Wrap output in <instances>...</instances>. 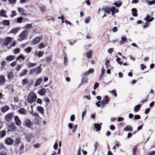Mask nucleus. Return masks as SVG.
<instances>
[{"label": "nucleus", "mask_w": 155, "mask_h": 155, "mask_svg": "<svg viewBox=\"0 0 155 155\" xmlns=\"http://www.w3.org/2000/svg\"><path fill=\"white\" fill-rule=\"evenodd\" d=\"M132 13L133 15L134 16H137V10L135 8H133L132 9Z\"/></svg>", "instance_id": "nucleus-39"}, {"label": "nucleus", "mask_w": 155, "mask_h": 155, "mask_svg": "<svg viewBox=\"0 0 155 155\" xmlns=\"http://www.w3.org/2000/svg\"><path fill=\"white\" fill-rule=\"evenodd\" d=\"M24 147V145L22 144L20 146V149L16 152V153L20 155L21 154L23 153Z\"/></svg>", "instance_id": "nucleus-22"}, {"label": "nucleus", "mask_w": 155, "mask_h": 155, "mask_svg": "<svg viewBox=\"0 0 155 155\" xmlns=\"http://www.w3.org/2000/svg\"><path fill=\"white\" fill-rule=\"evenodd\" d=\"M90 17H87L85 19V22L86 24H88L89 23L90 21Z\"/></svg>", "instance_id": "nucleus-57"}, {"label": "nucleus", "mask_w": 155, "mask_h": 155, "mask_svg": "<svg viewBox=\"0 0 155 155\" xmlns=\"http://www.w3.org/2000/svg\"><path fill=\"white\" fill-rule=\"evenodd\" d=\"M98 86V83L97 82L96 83L94 86V89L95 90Z\"/></svg>", "instance_id": "nucleus-62"}, {"label": "nucleus", "mask_w": 155, "mask_h": 155, "mask_svg": "<svg viewBox=\"0 0 155 155\" xmlns=\"http://www.w3.org/2000/svg\"><path fill=\"white\" fill-rule=\"evenodd\" d=\"M25 58L22 55H20L17 58V60L20 61V60H24Z\"/></svg>", "instance_id": "nucleus-49"}, {"label": "nucleus", "mask_w": 155, "mask_h": 155, "mask_svg": "<svg viewBox=\"0 0 155 155\" xmlns=\"http://www.w3.org/2000/svg\"><path fill=\"white\" fill-rule=\"evenodd\" d=\"M20 29L19 27H17L12 29L9 32L10 33L16 34Z\"/></svg>", "instance_id": "nucleus-21"}, {"label": "nucleus", "mask_w": 155, "mask_h": 155, "mask_svg": "<svg viewBox=\"0 0 155 155\" xmlns=\"http://www.w3.org/2000/svg\"><path fill=\"white\" fill-rule=\"evenodd\" d=\"M46 89L44 88H42L39 90L38 93L41 96H43L46 94Z\"/></svg>", "instance_id": "nucleus-15"}, {"label": "nucleus", "mask_w": 155, "mask_h": 155, "mask_svg": "<svg viewBox=\"0 0 155 155\" xmlns=\"http://www.w3.org/2000/svg\"><path fill=\"white\" fill-rule=\"evenodd\" d=\"M22 84L23 85H27L28 86L30 85L31 84L28 81V80L25 79L22 80Z\"/></svg>", "instance_id": "nucleus-25"}, {"label": "nucleus", "mask_w": 155, "mask_h": 155, "mask_svg": "<svg viewBox=\"0 0 155 155\" xmlns=\"http://www.w3.org/2000/svg\"><path fill=\"white\" fill-rule=\"evenodd\" d=\"M42 38V37L41 36L36 37L32 40V44L33 45L36 44L40 41Z\"/></svg>", "instance_id": "nucleus-7"}, {"label": "nucleus", "mask_w": 155, "mask_h": 155, "mask_svg": "<svg viewBox=\"0 0 155 155\" xmlns=\"http://www.w3.org/2000/svg\"><path fill=\"white\" fill-rule=\"evenodd\" d=\"M20 139L19 138H17L16 139L15 141V143L16 144H18L20 142Z\"/></svg>", "instance_id": "nucleus-60"}, {"label": "nucleus", "mask_w": 155, "mask_h": 155, "mask_svg": "<svg viewBox=\"0 0 155 155\" xmlns=\"http://www.w3.org/2000/svg\"><path fill=\"white\" fill-rule=\"evenodd\" d=\"M25 125L28 127L31 128V122L30 120L26 119L25 120Z\"/></svg>", "instance_id": "nucleus-16"}, {"label": "nucleus", "mask_w": 155, "mask_h": 155, "mask_svg": "<svg viewBox=\"0 0 155 155\" xmlns=\"http://www.w3.org/2000/svg\"><path fill=\"white\" fill-rule=\"evenodd\" d=\"M92 51L91 50H90L87 52L86 53V56L89 58H91L92 57Z\"/></svg>", "instance_id": "nucleus-36"}, {"label": "nucleus", "mask_w": 155, "mask_h": 155, "mask_svg": "<svg viewBox=\"0 0 155 155\" xmlns=\"http://www.w3.org/2000/svg\"><path fill=\"white\" fill-rule=\"evenodd\" d=\"M43 100L46 103H48L50 102V100L47 97H44L43 98Z\"/></svg>", "instance_id": "nucleus-55"}, {"label": "nucleus", "mask_w": 155, "mask_h": 155, "mask_svg": "<svg viewBox=\"0 0 155 155\" xmlns=\"http://www.w3.org/2000/svg\"><path fill=\"white\" fill-rule=\"evenodd\" d=\"M15 58V57L14 56L10 55L6 58V60L8 61H11L14 60Z\"/></svg>", "instance_id": "nucleus-28"}, {"label": "nucleus", "mask_w": 155, "mask_h": 155, "mask_svg": "<svg viewBox=\"0 0 155 155\" xmlns=\"http://www.w3.org/2000/svg\"><path fill=\"white\" fill-rule=\"evenodd\" d=\"M143 2L146 3L149 5H151L155 3V0L151 1H149V0H144Z\"/></svg>", "instance_id": "nucleus-23"}, {"label": "nucleus", "mask_w": 155, "mask_h": 155, "mask_svg": "<svg viewBox=\"0 0 155 155\" xmlns=\"http://www.w3.org/2000/svg\"><path fill=\"white\" fill-rule=\"evenodd\" d=\"M104 12H106L108 14H110V8L108 7L103 8L102 9Z\"/></svg>", "instance_id": "nucleus-30"}, {"label": "nucleus", "mask_w": 155, "mask_h": 155, "mask_svg": "<svg viewBox=\"0 0 155 155\" xmlns=\"http://www.w3.org/2000/svg\"><path fill=\"white\" fill-rule=\"evenodd\" d=\"M75 119V116L74 115H72L70 117V120L71 121H73Z\"/></svg>", "instance_id": "nucleus-59"}, {"label": "nucleus", "mask_w": 155, "mask_h": 155, "mask_svg": "<svg viewBox=\"0 0 155 155\" xmlns=\"http://www.w3.org/2000/svg\"><path fill=\"white\" fill-rule=\"evenodd\" d=\"M12 38L10 37H7L3 43V45L6 46H7L12 40Z\"/></svg>", "instance_id": "nucleus-6"}, {"label": "nucleus", "mask_w": 155, "mask_h": 155, "mask_svg": "<svg viewBox=\"0 0 155 155\" xmlns=\"http://www.w3.org/2000/svg\"><path fill=\"white\" fill-rule=\"evenodd\" d=\"M124 131H131L132 130V128L130 126H127L124 128Z\"/></svg>", "instance_id": "nucleus-42"}, {"label": "nucleus", "mask_w": 155, "mask_h": 155, "mask_svg": "<svg viewBox=\"0 0 155 155\" xmlns=\"http://www.w3.org/2000/svg\"><path fill=\"white\" fill-rule=\"evenodd\" d=\"M27 72V70L26 69H25L20 73L19 74V76L21 77L24 76L26 74Z\"/></svg>", "instance_id": "nucleus-31"}, {"label": "nucleus", "mask_w": 155, "mask_h": 155, "mask_svg": "<svg viewBox=\"0 0 155 155\" xmlns=\"http://www.w3.org/2000/svg\"><path fill=\"white\" fill-rule=\"evenodd\" d=\"M58 143H55L53 147L54 150H56L58 148Z\"/></svg>", "instance_id": "nucleus-63"}, {"label": "nucleus", "mask_w": 155, "mask_h": 155, "mask_svg": "<svg viewBox=\"0 0 155 155\" xmlns=\"http://www.w3.org/2000/svg\"><path fill=\"white\" fill-rule=\"evenodd\" d=\"M5 142L7 145H11L13 143V140L11 138H8L5 139Z\"/></svg>", "instance_id": "nucleus-12"}, {"label": "nucleus", "mask_w": 155, "mask_h": 155, "mask_svg": "<svg viewBox=\"0 0 155 155\" xmlns=\"http://www.w3.org/2000/svg\"><path fill=\"white\" fill-rule=\"evenodd\" d=\"M17 15V14L15 11H13L12 12V14L11 16L12 17H14Z\"/></svg>", "instance_id": "nucleus-56"}, {"label": "nucleus", "mask_w": 155, "mask_h": 155, "mask_svg": "<svg viewBox=\"0 0 155 155\" xmlns=\"http://www.w3.org/2000/svg\"><path fill=\"white\" fill-rule=\"evenodd\" d=\"M19 113L22 114H26L27 113L26 110L24 108H20L18 110Z\"/></svg>", "instance_id": "nucleus-26"}, {"label": "nucleus", "mask_w": 155, "mask_h": 155, "mask_svg": "<svg viewBox=\"0 0 155 155\" xmlns=\"http://www.w3.org/2000/svg\"><path fill=\"white\" fill-rule=\"evenodd\" d=\"M94 126L97 131H99L101 130V127L100 124H95Z\"/></svg>", "instance_id": "nucleus-32"}, {"label": "nucleus", "mask_w": 155, "mask_h": 155, "mask_svg": "<svg viewBox=\"0 0 155 155\" xmlns=\"http://www.w3.org/2000/svg\"><path fill=\"white\" fill-rule=\"evenodd\" d=\"M104 98L105 99L101 101H99L98 102L96 103V105L98 107H101V105L99 104V103H101V107L102 108H104V107L105 105L108 103L109 100V98H108V96L106 95L105 96Z\"/></svg>", "instance_id": "nucleus-2"}, {"label": "nucleus", "mask_w": 155, "mask_h": 155, "mask_svg": "<svg viewBox=\"0 0 155 155\" xmlns=\"http://www.w3.org/2000/svg\"><path fill=\"white\" fill-rule=\"evenodd\" d=\"M68 62V59L67 57V56L65 55L64 57V64L65 65H66Z\"/></svg>", "instance_id": "nucleus-52"}, {"label": "nucleus", "mask_w": 155, "mask_h": 155, "mask_svg": "<svg viewBox=\"0 0 155 155\" xmlns=\"http://www.w3.org/2000/svg\"><path fill=\"white\" fill-rule=\"evenodd\" d=\"M21 65H18L17 66L16 68V70L17 71H18L21 68Z\"/></svg>", "instance_id": "nucleus-61"}, {"label": "nucleus", "mask_w": 155, "mask_h": 155, "mask_svg": "<svg viewBox=\"0 0 155 155\" xmlns=\"http://www.w3.org/2000/svg\"><path fill=\"white\" fill-rule=\"evenodd\" d=\"M23 20V18L21 17H20L17 18V21L18 23H20Z\"/></svg>", "instance_id": "nucleus-48"}, {"label": "nucleus", "mask_w": 155, "mask_h": 155, "mask_svg": "<svg viewBox=\"0 0 155 155\" xmlns=\"http://www.w3.org/2000/svg\"><path fill=\"white\" fill-rule=\"evenodd\" d=\"M98 145V143L97 142H95L94 143V150L95 151H96L97 150Z\"/></svg>", "instance_id": "nucleus-47"}, {"label": "nucleus", "mask_w": 155, "mask_h": 155, "mask_svg": "<svg viewBox=\"0 0 155 155\" xmlns=\"http://www.w3.org/2000/svg\"><path fill=\"white\" fill-rule=\"evenodd\" d=\"M94 71V69L91 68L87 71L86 72L83 74V75L84 76H85L88 74H90L93 73Z\"/></svg>", "instance_id": "nucleus-35"}, {"label": "nucleus", "mask_w": 155, "mask_h": 155, "mask_svg": "<svg viewBox=\"0 0 155 155\" xmlns=\"http://www.w3.org/2000/svg\"><path fill=\"white\" fill-rule=\"evenodd\" d=\"M73 124L72 123H70L68 124V127L70 129H72V131L73 133H74L76 131L77 128V125H75L73 126Z\"/></svg>", "instance_id": "nucleus-5"}, {"label": "nucleus", "mask_w": 155, "mask_h": 155, "mask_svg": "<svg viewBox=\"0 0 155 155\" xmlns=\"http://www.w3.org/2000/svg\"><path fill=\"white\" fill-rule=\"evenodd\" d=\"M37 98V95L34 93L31 92L28 96L27 101L29 103L32 104L36 101Z\"/></svg>", "instance_id": "nucleus-1"}, {"label": "nucleus", "mask_w": 155, "mask_h": 155, "mask_svg": "<svg viewBox=\"0 0 155 155\" xmlns=\"http://www.w3.org/2000/svg\"><path fill=\"white\" fill-rule=\"evenodd\" d=\"M28 34V31L27 30L23 31L20 34L18 37V40L21 41L25 39L26 36Z\"/></svg>", "instance_id": "nucleus-4"}, {"label": "nucleus", "mask_w": 155, "mask_h": 155, "mask_svg": "<svg viewBox=\"0 0 155 155\" xmlns=\"http://www.w3.org/2000/svg\"><path fill=\"white\" fill-rule=\"evenodd\" d=\"M110 9V12H111L112 15H114L115 13H117L118 12V9H116L114 7H112Z\"/></svg>", "instance_id": "nucleus-24"}, {"label": "nucleus", "mask_w": 155, "mask_h": 155, "mask_svg": "<svg viewBox=\"0 0 155 155\" xmlns=\"http://www.w3.org/2000/svg\"><path fill=\"white\" fill-rule=\"evenodd\" d=\"M121 40H120L119 43L120 44H123L125 42H127V40L126 37L124 36H122L121 37Z\"/></svg>", "instance_id": "nucleus-19"}, {"label": "nucleus", "mask_w": 155, "mask_h": 155, "mask_svg": "<svg viewBox=\"0 0 155 155\" xmlns=\"http://www.w3.org/2000/svg\"><path fill=\"white\" fill-rule=\"evenodd\" d=\"M141 107V105L139 104L136 106L134 108V111L135 112H138L139 110Z\"/></svg>", "instance_id": "nucleus-41"}, {"label": "nucleus", "mask_w": 155, "mask_h": 155, "mask_svg": "<svg viewBox=\"0 0 155 155\" xmlns=\"http://www.w3.org/2000/svg\"><path fill=\"white\" fill-rule=\"evenodd\" d=\"M154 19V18L151 17L150 15H147L146 18H144V19L145 20L146 22L149 23L150 22L152 21Z\"/></svg>", "instance_id": "nucleus-11"}, {"label": "nucleus", "mask_w": 155, "mask_h": 155, "mask_svg": "<svg viewBox=\"0 0 155 155\" xmlns=\"http://www.w3.org/2000/svg\"><path fill=\"white\" fill-rule=\"evenodd\" d=\"M7 11L3 9H2L0 11V16L7 18V16L6 15Z\"/></svg>", "instance_id": "nucleus-14"}, {"label": "nucleus", "mask_w": 155, "mask_h": 155, "mask_svg": "<svg viewBox=\"0 0 155 155\" xmlns=\"http://www.w3.org/2000/svg\"><path fill=\"white\" fill-rule=\"evenodd\" d=\"M114 49L112 48H111L108 50V52L109 54H111L114 51Z\"/></svg>", "instance_id": "nucleus-58"}, {"label": "nucleus", "mask_w": 155, "mask_h": 155, "mask_svg": "<svg viewBox=\"0 0 155 155\" xmlns=\"http://www.w3.org/2000/svg\"><path fill=\"white\" fill-rule=\"evenodd\" d=\"M42 81V79L41 78H39L37 79L35 82V83L34 84V86L35 87H37V86L40 85L41 82Z\"/></svg>", "instance_id": "nucleus-17"}, {"label": "nucleus", "mask_w": 155, "mask_h": 155, "mask_svg": "<svg viewBox=\"0 0 155 155\" xmlns=\"http://www.w3.org/2000/svg\"><path fill=\"white\" fill-rule=\"evenodd\" d=\"M7 129L8 132L11 131H13L15 129V127L14 124H11L8 125Z\"/></svg>", "instance_id": "nucleus-13"}, {"label": "nucleus", "mask_w": 155, "mask_h": 155, "mask_svg": "<svg viewBox=\"0 0 155 155\" xmlns=\"http://www.w3.org/2000/svg\"><path fill=\"white\" fill-rule=\"evenodd\" d=\"M20 49L19 48H16L14 50V53L15 54H18L19 53Z\"/></svg>", "instance_id": "nucleus-53"}, {"label": "nucleus", "mask_w": 155, "mask_h": 155, "mask_svg": "<svg viewBox=\"0 0 155 155\" xmlns=\"http://www.w3.org/2000/svg\"><path fill=\"white\" fill-rule=\"evenodd\" d=\"M45 47V45L43 43H41L38 46V48L40 49H41Z\"/></svg>", "instance_id": "nucleus-50"}, {"label": "nucleus", "mask_w": 155, "mask_h": 155, "mask_svg": "<svg viewBox=\"0 0 155 155\" xmlns=\"http://www.w3.org/2000/svg\"><path fill=\"white\" fill-rule=\"evenodd\" d=\"M26 65L29 68H31L35 66L36 65V64L35 63L28 62L26 64Z\"/></svg>", "instance_id": "nucleus-33"}, {"label": "nucleus", "mask_w": 155, "mask_h": 155, "mask_svg": "<svg viewBox=\"0 0 155 155\" xmlns=\"http://www.w3.org/2000/svg\"><path fill=\"white\" fill-rule=\"evenodd\" d=\"M31 48L30 47H28L26 48L25 50V51L27 53H30L31 51Z\"/></svg>", "instance_id": "nucleus-46"}, {"label": "nucleus", "mask_w": 155, "mask_h": 155, "mask_svg": "<svg viewBox=\"0 0 155 155\" xmlns=\"http://www.w3.org/2000/svg\"><path fill=\"white\" fill-rule=\"evenodd\" d=\"M37 109L41 114L42 115L44 114V110L42 107L41 106L38 107H37Z\"/></svg>", "instance_id": "nucleus-27"}, {"label": "nucleus", "mask_w": 155, "mask_h": 155, "mask_svg": "<svg viewBox=\"0 0 155 155\" xmlns=\"http://www.w3.org/2000/svg\"><path fill=\"white\" fill-rule=\"evenodd\" d=\"M31 137V135H28L26 136V139L28 141H30Z\"/></svg>", "instance_id": "nucleus-51"}, {"label": "nucleus", "mask_w": 155, "mask_h": 155, "mask_svg": "<svg viewBox=\"0 0 155 155\" xmlns=\"http://www.w3.org/2000/svg\"><path fill=\"white\" fill-rule=\"evenodd\" d=\"M8 78L9 79L11 80L13 79V74L12 72H8L7 75Z\"/></svg>", "instance_id": "nucleus-38"}, {"label": "nucleus", "mask_w": 155, "mask_h": 155, "mask_svg": "<svg viewBox=\"0 0 155 155\" xmlns=\"http://www.w3.org/2000/svg\"><path fill=\"white\" fill-rule=\"evenodd\" d=\"M122 4V2L121 1H118L115 2L114 5H115L117 7H119Z\"/></svg>", "instance_id": "nucleus-44"}, {"label": "nucleus", "mask_w": 155, "mask_h": 155, "mask_svg": "<svg viewBox=\"0 0 155 155\" xmlns=\"http://www.w3.org/2000/svg\"><path fill=\"white\" fill-rule=\"evenodd\" d=\"M52 60V55H50L45 58L46 62L47 63H50Z\"/></svg>", "instance_id": "nucleus-18"}, {"label": "nucleus", "mask_w": 155, "mask_h": 155, "mask_svg": "<svg viewBox=\"0 0 155 155\" xmlns=\"http://www.w3.org/2000/svg\"><path fill=\"white\" fill-rule=\"evenodd\" d=\"M6 132L5 130H2L1 132H0V137L2 138L4 136H5V135Z\"/></svg>", "instance_id": "nucleus-43"}, {"label": "nucleus", "mask_w": 155, "mask_h": 155, "mask_svg": "<svg viewBox=\"0 0 155 155\" xmlns=\"http://www.w3.org/2000/svg\"><path fill=\"white\" fill-rule=\"evenodd\" d=\"M9 107L8 106L6 105L4 106L2 108L1 111L2 113H4L8 110H9Z\"/></svg>", "instance_id": "nucleus-29"}, {"label": "nucleus", "mask_w": 155, "mask_h": 155, "mask_svg": "<svg viewBox=\"0 0 155 155\" xmlns=\"http://www.w3.org/2000/svg\"><path fill=\"white\" fill-rule=\"evenodd\" d=\"M32 24H27L24 27V28L26 29H30L32 28Z\"/></svg>", "instance_id": "nucleus-40"}, {"label": "nucleus", "mask_w": 155, "mask_h": 155, "mask_svg": "<svg viewBox=\"0 0 155 155\" xmlns=\"http://www.w3.org/2000/svg\"><path fill=\"white\" fill-rule=\"evenodd\" d=\"M18 11L20 13V15L25 16H27V14L25 13V10L22 8L19 7L18 8Z\"/></svg>", "instance_id": "nucleus-9"}, {"label": "nucleus", "mask_w": 155, "mask_h": 155, "mask_svg": "<svg viewBox=\"0 0 155 155\" xmlns=\"http://www.w3.org/2000/svg\"><path fill=\"white\" fill-rule=\"evenodd\" d=\"M137 149V146H135L133 149V155H136V152Z\"/></svg>", "instance_id": "nucleus-45"}, {"label": "nucleus", "mask_w": 155, "mask_h": 155, "mask_svg": "<svg viewBox=\"0 0 155 155\" xmlns=\"http://www.w3.org/2000/svg\"><path fill=\"white\" fill-rule=\"evenodd\" d=\"M13 114L12 113H9L6 115L5 119L6 120L9 122L11 121L13 118Z\"/></svg>", "instance_id": "nucleus-8"}, {"label": "nucleus", "mask_w": 155, "mask_h": 155, "mask_svg": "<svg viewBox=\"0 0 155 155\" xmlns=\"http://www.w3.org/2000/svg\"><path fill=\"white\" fill-rule=\"evenodd\" d=\"M5 82V78L3 76H0V85L3 84Z\"/></svg>", "instance_id": "nucleus-37"}, {"label": "nucleus", "mask_w": 155, "mask_h": 155, "mask_svg": "<svg viewBox=\"0 0 155 155\" xmlns=\"http://www.w3.org/2000/svg\"><path fill=\"white\" fill-rule=\"evenodd\" d=\"M41 65L36 68H33L30 70L29 71V73L31 74L35 73L36 74H38L41 73Z\"/></svg>", "instance_id": "nucleus-3"}, {"label": "nucleus", "mask_w": 155, "mask_h": 155, "mask_svg": "<svg viewBox=\"0 0 155 155\" xmlns=\"http://www.w3.org/2000/svg\"><path fill=\"white\" fill-rule=\"evenodd\" d=\"M43 53H44L42 51H37L35 50V51L34 53V54L35 56L40 58L43 56Z\"/></svg>", "instance_id": "nucleus-10"}, {"label": "nucleus", "mask_w": 155, "mask_h": 155, "mask_svg": "<svg viewBox=\"0 0 155 155\" xmlns=\"http://www.w3.org/2000/svg\"><path fill=\"white\" fill-rule=\"evenodd\" d=\"M45 6H41L40 8V10L41 12H43L45 11Z\"/></svg>", "instance_id": "nucleus-64"}, {"label": "nucleus", "mask_w": 155, "mask_h": 155, "mask_svg": "<svg viewBox=\"0 0 155 155\" xmlns=\"http://www.w3.org/2000/svg\"><path fill=\"white\" fill-rule=\"evenodd\" d=\"M14 119L15 122L16 124L17 125L19 126L21 124V122L19 119L18 116H16L14 117Z\"/></svg>", "instance_id": "nucleus-20"}, {"label": "nucleus", "mask_w": 155, "mask_h": 155, "mask_svg": "<svg viewBox=\"0 0 155 155\" xmlns=\"http://www.w3.org/2000/svg\"><path fill=\"white\" fill-rule=\"evenodd\" d=\"M16 44L15 41H13L10 45L9 47H8V49H10L11 47H14L15 46Z\"/></svg>", "instance_id": "nucleus-54"}, {"label": "nucleus", "mask_w": 155, "mask_h": 155, "mask_svg": "<svg viewBox=\"0 0 155 155\" xmlns=\"http://www.w3.org/2000/svg\"><path fill=\"white\" fill-rule=\"evenodd\" d=\"M2 23L4 26H8L10 24V22L8 20H4L2 22Z\"/></svg>", "instance_id": "nucleus-34"}]
</instances>
